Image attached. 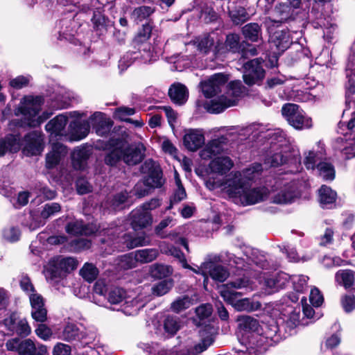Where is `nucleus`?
<instances>
[{"mask_svg": "<svg viewBox=\"0 0 355 355\" xmlns=\"http://www.w3.org/2000/svg\"><path fill=\"white\" fill-rule=\"evenodd\" d=\"M209 189L220 188L236 203L243 206L252 205L268 199L269 191L265 187H253L249 186L248 182H243L240 173H234L224 180H216L209 177L207 181Z\"/></svg>", "mask_w": 355, "mask_h": 355, "instance_id": "f257e3e1", "label": "nucleus"}, {"mask_svg": "<svg viewBox=\"0 0 355 355\" xmlns=\"http://www.w3.org/2000/svg\"><path fill=\"white\" fill-rule=\"evenodd\" d=\"M255 288L254 283L246 277L238 278L220 288V293L224 300L232 304L239 311H252L261 307L258 302H252L248 298L238 300L242 293L236 289L245 288L252 291Z\"/></svg>", "mask_w": 355, "mask_h": 355, "instance_id": "f03ea898", "label": "nucleus"}, {"mask_svg": "<svg viewBox=\"0 0 355 355\" xmlns=\"http://www.w3.org/2000/svg\"><path fill=\"white\" fill-rule=\"evenodd\" d=\"M43 104L40 96H26L22 98L15 110L16 116H21L24 123L29 127L39 126L52 114L46 112L38 115Z\"/></svg>", "mask_w": 355, "mask_h": 355, "instance_id": "7ed1b4c3", "label": "nucleus"}, {"mask_svg": "<svg viewBox=\"0 0 355 355\" xmlns=\"http://www.w3.org/2000/svg\"><path fill=\"white\" fill-rule=\"evenodd\" d=\"M243 91L244 87L241 81L231 82L225 94L210 101L206 104L207 110L210 113L218 114L227 107L236 105Z\"/></svg>", "mask_w": 355, "mask_h": 355, "instance_id": "20e7f679", "label": "nucleus"}, {"mask_svg": "<svg viewBox=\"0 0 355 355\" xmlns=\"http://www.w3.org/2000/svg\"><path fill=\"white\" fill-rule=\"evenodd\" d=\"M272 202L276 204H288L297 197L296 183L284 178H278L272 185Z\"/></svg>", "mask_w": 355, "mask_h": 355, "instance_id": "39448f33", "label": "nucleus"}, {"mask_svg": "<svg viewBox=\"0 0 355 355\" xmlns=\"http://www.w3.org/2000/svg\"><path fill=\"white\" fill-rule=\"evenodd\" d=\"M282 113L288 123L295 129L301 130L312 126L311 119L296 104H285L282 108Z\"/></svg>", "mask_w": 355, "mask_h": 355, "instance_id": "423d86ee", "label": "nucleus"}, {"mask_svg": "<svg viewBox=\"0 0 355 355\" xmlns=\"http://www.w3.org/2000/svg\"><path fill=\"white\" fill-rule=\"evenodd\" d=\"M214 329L210 327H205L203 329L200 330V335L202 338L201 343L194 346L193 352L185 354L182 352H178L176 349L170 350L160 349L153 354L150 352L151 355H198L204 352L214 342Z\"/></svg>", "mask_w": 355, "mask_h": 355, "instance_id": "0eeeda50", "label": "nucleus"}, {"mask_svg": "<svg viewBox=\"0 0 355 355\" xmlns=\"http://www.w3.org/2000/svg\"><path fill=\"white\" fill-rule=\"evenodd\" d=\"M77 261L72 257H59L54 261L51 268L48 271L49 276L46 277L53 284L62 280L66 275L76 269Z\"/></svg>", "mask_w": 355, "mask_h": 355, "instance_id": "6e6552de", "label": "nucleus"}, {"mask_svg": "<svg viewBox=\"0 0 355 355\" xmlns=\"http://www.w3.org/2000/svg\"><path fill=\"white\" fill-rule=\"evenodd\" d=\"M278 327L275 322L268 324L263 323L259 327V331L254 334L252 339L250 340V347H259L264 345H270V341H278Z\"/></svg>", "mask_w": 355, "mask_h": 355, "instance_id": "1a4fd4ad", "label": "nucleus"}, {"mask_svg": "<svg viewBox=\"0 0 355 355\" xmlns=\"http://www.w3.org/2000/svg\"><path fill=\"white\" fill-rule=\"evenodd\" d=\"M288 275L279 273L276 275L262 273L257 277L260 288L266 295H270L283 288L286 284Z\"/></svg>", "mask_w": 355, "mask_h": 355, "instance_id": "9d476101", "label": "nucleus"}, {"mask_svg": "<svg viewBox=\"0 0 355 355\" xmlns=\"http://www.w3.org/2000/svg\"><path fill=\"white\" fill-rule=\"evenodd\" d=\"M152 29L153 27L149 23L143 25L142 29L134 40V44L138 46L141 58L146 62L155 59L153 53L150 51V44L147 42L151 35Z\"/></svg>", "mask_w": 355, "mask_h": 355, "instance_id": "9b49d317", "label": "nucleus"}, {"mask_svg": "<svg viewBox=\"0 0 355 355\" xmlns=\"http://www.w3.org/2000/svg\"><path fill=\"white\" fill-rule=\"evenodd\" d=\"M263 60L255 58L243 64V80L248 85L258 84L265 76L262 66Z\"/></svg>", "mask_w": 355, "mask_h": 355, "instance_id": "f8f14e48", "label": "nucleus"}, {"mask_svg": "<svg viewBox=\"0 0 355 355\" xmlns=\"http://www.w3.org/2000/svg\"><path fill=\"white\" fill-rule=\"evenodd\" d=\"M219 42V37L216 33L205 34L196 37L187 44L188 46H193L202 54L207 55L213 53L219 55L216 52V44Z\"/></svg>", "mask_w": 355, "mask_h": 355, "instance_id": "ddd939ff", "label": "nucleus"}, {"mask_svg": "<svg viewBox=\"0 0 355 355\" xmlns=\"http://www.w3.org/2000/svg\"><path fill=\"white\" fill-rule=\"evenodd\" d=\"M122 160L129 166L140 163L144 158L146 148L141 143L127 145L121 141Z\"/></svg>", "mask_w": 355, "mask_h": 355, "instance_id": "4468645a", "label": "nucleus"}, {"mask_svg": "<svg viewBox=\"0 0 355 355\" xmlns=\"http://www.w3.org/2000/svg\"><path fill=\"white\" fill-rule=\"evenodd\" d=\"M7 329L16 332L21 336H27L31 333V328L25 318H21L18 313H12L3 320Z\"/></svg>", "mask_w": 355, "mask_h": 355, "instance_id": "2eb2a0df", "label": "nucleus"}, {"mask_svg": "<svg viewBox=\"0 0 355 355\" xmlns=\"http://www.w3.org/2000/svg\"><path fill=\"white\" fill-rule=\"evenodd\" d=\"M143 170L146 172L148 170V175L145 179L146 184L150 188L161 187L164 180L162 178V173L160 167L153 160H147Z\"/></svg>", "mask_w": 355, "mask_h": 355, "instance_id": "dca6fc26", "label": "nucleus"}, {"mask_svg": "<svg viewBox=\"0 0 355 355\" xmlns=\"http://www.w3.org/2000/svg\"><path fill=\"white\" fill-rule=\"evenodd\" d=\"M29 301L31 306V316L33 320L39 322H44L47 320V311L44 306L43 297L37 292L29 295Z\"/></svg>", "mask_w": 355, "mask_h": 355, "instance_id": "f3484780", "label": "nucleus"}, {"mask_svg": "<svg viewBox=\"0 0 355 355\" xmlns=\"http://www.w3.org/2000/svg\"><path fill=\"white\" fill-rule=\"evenodd\" d=\"M227 81V77L222 73H216L207 80L201 83L202 92L204 95L210 98L220 91L221 87Z\"/></svg>", "mask_w": 355, "mask_h": 355, "instance_id": "a211bd4d", "label": "nucleus"}, {"mask_svg": "<svg viewBox=\"0 0 355 355\" xmlns=\"http://www.w3.org/2000/svg\"><path fill=\"white\" fill-rule=\"evenodd\" d=\"M227 136H222L210 141L200 151V157L203 159H209L220 154L224 150V145L227 142Z\"/></svg>", "mask_w": 355, "mask_h": 355, "instance_id": "6ab92c4d", "label": "nucleus"}, {"mask_svg": "<svg viewBox=\"0 0 355 355\" xmlns=\"http://www.w3.org/2000/svg\"><path fill=\"white\" fill-rule=\"evenodd\" d=\"M67 154V150L64 145L60 143L53 144L51 151L46 155V168L48 169L55 168Z\"/></svg>", "mask_w": 355, "mask_h": 355, "instance_id": "aec40b11", "label": "nucleus"}, {"mask_svg": "<svg viewBox=\"0 0 355 355\" xmlns=\"http://www.w3.org/2000/svg\"><path fill=\"white\" fill-rule=\"evenodd\" d=\"M24 151L28 155H36L43 150V139L42 136L36 132L28 134L25 138Z\"/></svg>", "mask_w": 355, "mask_h": 355, "instance_id": "412c9836", "label": "nucleus"}, {"mask_svg": "<svg viewBox=\"0 0 355 355\" xmlns=\"http://www.w3.org/2000/svg\"><path fill=\"white\" fill-rule=\"evenodd\" d=\"M183 143L189 150L196 151L205 144L204 134L200 130H189L184 136Z\"/></svg>", "mask_w": 355, "mask_h": 355, "instance_id": "4be33fe9", "label": "nucleus"}, {"mask_svg": "<svg viewBox=\"0 0 355 355\" xmlns=\"http://www.w3.org/2000/svg\"><path fill=\"white\" fill-rule=\"evenodd\" d=\"M89 121L96 134L99 136L107 135L112 126V121L101 112L94 113L89 118Z\"/></svg>", "mask_w": 355, "mask_h": 355, "instance_id": "5701e85b", "label": "nucleus"}, {"mask_svg": "<svg viewBox=\"0 0 355 355\" xmlns=\"http://www.w3.org/2000/svg\"><path fill=\"white\" fill-rule=\"evenodd\" d=\"M336 148L340 151L346 159L355 156V135H346L344 137L338 138Z\"/></svg>", "mask_w": 355, "mask_h": 355, "instance_id": "b1692460", "label": "nucleus"}, {"mask_svg": "<svg viewBox=\"0 0 355 355\" xmlns=\"http://www.w3.org/2000/svg\"><path fill=\"white\" fill-rule=\"evenodd\" d=\"M240 37L235 33H231L227 35L225 43L219 42L216 44V52L219 54H224L227 52L236 53L241 49Z\"/></svg>", "mask_w": 355, "mask_h": 355, "instance_id": "393cba45", "label": "nucleus"}, {"mask_svg": "<svg viewBox=\"0 0 355 355\" xmlns=\"http://www.w3.org/2000/svg\"><path fill=\"white\" fill-rule=\"evenodd\" d=\"M237 322L239 329L250 334V336H248V345H250V340L252 338L253 334L259 331L260 324L259 322L248 315L238 317Z\"/></svg>", "mask_w": 355, "mask_h": 355, "instance_id": "a878e982", "label": "nucleus"}, {"mask_svg": "<svg viewBox=\"0 0 355 355\" xmlns=\"http://www.w3.org/2000/svg\"><path fill=\"white\" fill-rule=\"evenodd\" d=\"M131 224L135 230L141 229L152 223V216L150 212L141 207L131 213Z\"/></svg>", "mask_w": 355, "mask_h": 355, "instance_id": "bb28decb", "label": "nucleus"}, {"mask_svg": "<svg viewBox=\"0 0 355 355\" xmlns=\"http://www.w3.org/2000/svg\"><path fill=\"white\" fill-rule=\"evenodd\" d=\"M233 166V162L228 157H217L209 165L211 173L214 175H223L227 173Z\"/></svg>", "mask_w": 355, "mask_h": 355, "instance_id": "cd10ccee", "label": "nucleus"}, {"mask_svg": "<svg viewBox=\"0 0 355 355\" xmlns=\"http://www.w3.org/2000/svg\"><path fill=\"white\" fill-rule=\"evenodd\" d=\"M168 95L174 103L181 105L187 101L189 92L184 85L175 83L170 87Z\"/></svg>", "mask_w": 355, "mask_h": 355, "instance_id": "c85d7f7f", "label": "nucleus"}, {"mask_svg": "<svg viewBox=\"0 0 355 355\" xmlns=\"http://www.w3.org/2000/svg\"><path fill=\"white\" fill-rule=\"evenodd\" d=\"M348 81L345 85L347 96L355 93V52L350 53L346 67Z\"/></svg>", "mask_w": 355, "mask_h": 355, "instance_id": "c756f323", "label": "nucleus"}, {"mask_svg": "<svg viewBox=\"0 0 355 355\" xmlns=\"http://www.w3.org/2000/svg\"><path fill=\"white\" fill-rule=\"evenodd\" d=\"M68 122V114H62L55 116L54 119L48 122L45 126V129L51 134L60 135L62 134L67 123Z\"/></svg>", "mask_w": 355, "mask_h": 355, "instance_id": "7c9ffc66", "label": "nucleus"}, {"mask_svg": "<svg viewBox=\"0 0 355 355\" xmlns=\"http://www.w3.org/2000/svg\"><path fill=\"white\" fill-rule=\"evenodd\" d=\"M203 267H208L207 272L216 281L223 282L229 276L228 271L223 266L215 264L214 261L204 262Z\"/></svg>", "mask_w": 355, "mask_h": 355, "instance_id": "2f4dec72", "label": "nucleus"}, {"mask_svg": "<svg viewBox=\"0 0 355 355\" xmlns=\"http://www.w3.org/2000/svg\"><path fill=\"white\" fill-rule=\"evenodd\" d=\"M46 347L40 345L37 348L33 341L31 339H26L21 341L19 354V355H45Z\"/></svg>", "mask_w": 355, "mask_h": 355, "instance_id": "473e14b6", "label": "nucleus"}, {"mask_svg": "<svg viewBox=\"0 0 355 355\" xmlns=\"http://www.w3.org/2000/svg\"><path fill=\"white\" fill-rule=\"evenodd\" d=\"M84 338L83 333L81 332L78 326L73 323H68L61 334L60 338L67 342L79 340Z\"/></svg>", "mask_w": 355, "mask_h": 355, "instance_id": "72a5a7b5", "label": "nucleus"}, {"mask_svg": "<svg viewBox=\"0 0 355 355\" xmlns=\"http://www.w3.org/2000/svg\"><path fill=\"white\" fill-rule=\"evenodd\" d=\"M20 148L19 138L15 135H8L5 139H0V156H3L7 151L15 153Z\"/></svg>", "mask_w": 355, "mask_h": 355, "instance_id": "f704fd0d", "label": "nucleus"}, {"mask_svg": "<svg viewBox=\"0 0 355 355\" xmlns=\"http://www.w3.org/2000/svg\"><path fill=\"white\" fill-rule=\"evenodd\" d=\"M89 157L88 150L85 148H78L71 155L72 164L75 169L82 170L86 166Z\"/></svg>", "mask_w": 355, "mask_h": 355, "instance_id": "c9c22d12", "label": "nucleus"}, {"mask_svg": "<svg viewBox=\"0 0 355 355\" xmlns=\"http://www.w3.org/2000/svg\"><path fill=\"white\" fill-rule=\"evenodd\" d=\"M336 282L345 288H350L355 281V272L351 270H340L335 275Z\"/></svg>", "mask_w": 355, "mask_h": 355, "instance_id": "e433bc0d", "label": "nucleus"}, {"mask_svg": "<svg viewBox=\"0 0 355 355\" xmlns=\"http://www.w3.org/2000/svg\"><path fill=\"white\" fill-rule=\"evenodd\" d=\"M128 193L126 191H121L119 193L110 197L103 204L106 209L116 210L119 209L121 206L126 201Z\"/></svg>", "mask_w": 355, "mask_h": 355, "instance_id": "4c0bfd02", "label": "nucleus"}, {"mask_svg": "<svg viewBox=\"0 0 355 355\" xmlns=\"http://www.w3.org/2000/svg\"><path fill=\"white\" fill-rule=\"evenodd\" d=\"M319 198L323 207H329L335 202L336 193L327 186H322L319 190Z\"/></svg>", "mask_w": 355, "mask_h": 355, "instance_id": "58836bf2", "label": "nucleus"}, {"mask_svg": "<svg viewBox=\"0 0 355 355\" xmlns=\"http://www.w3.org/2000/svg\"><path fill=\"white\" fill-rule=\"evenodd\" d=\"M119 160H122L121 141H117L113 144V148L105 157V162L107 165L114 166Z\"/></svg>", "mask_w": 355, "mask_h": 355, "instance_id": "ea45409f", "label": "nucleus"}, {"mask_svg": "<svg viewBox=\"0 0 355 355\" xmlns=\"http://www.w3.org/2000/svg\"><path fill=\"white\" fill-rule=\"evenodd\" d=\"M136 259L138 263H146L154 261L158 256L159 252L157 249L149 248L135 251Z\"/></svg>", "mask_w": 355, "mask_h": 355, "instance_id": "a19ab883", "label": "nucleus"}, {"mask_svg": "<svg viewBox=\"0 0 355 355\" xmlns=\"http://www.w3.org/2000/svg\"><path fill=\"white\" fill-rule=\"evenodd\" d=\"M245 37L252 42H257L261 37V28L257 23H250L243 27Z\"/></svg>", "mask_w": 355, "mask_h": 355, "instance_id": "79ce46f5", "label": "nucleus"}, {"mask_svg": "<svg viewBox=\"0 0 355 355\" xmlns=\"http://www.w3.org/2000/svg\"><path fill=\"white\" fill-rule=\"evenodd\" d=\"M272 40L277 48L281 51H284L291 43L289 34L286 31H276L272 36Z\"/></svg>", "mask_w": 355, "mask_h": 355, "instance_id": "37998d69", "label": "nucleus"}, {"mask_svg": "<svg viewBox=\"0 0 355 355\" xmlns=\"http://www.w3.org/2000/svg\"><path fill=\"white\" fill-rule=\"evenodd\" d=\"M230 16L232 22L236 25L241 24L250 19V15L246 10L238 6L230 11Z\"/></svg>", "mask_w": 355, "mask_h": 355, "instance_id": "c03bdc74", "label": "nucleus"}, {"mask_svg": "<svg viewBox=\"0 0 355 355\" xmlns=\"http://www.w3.org/2000/svg\"><path fill=\"white\" fill-rule=\"evenodd\" d=\"M80 275L85 281L92 282L98 275V270L94 264L85 263L80 270Z\"/></svg>", "mask_w": 355, "mask_h": 355, "instance_id": "a18cd8bd", "label": "nucleus"}, {"mask_svg": "<svg viewBox=\"0 0 355 355\" xmlns=\"http://www.w3.org/2000/svg\"><path fill=\"white\" fill-rule=\"evenodd\" d=\"M126 292L121 288H112L107 293V301L111 304H121L125 300Z\"/></svg>", "mask_w": 355, "mask_h": 355, "instance_id": "49530a36", "label": "nucleus"}, {"mask_svg": "<svg viewBox=\"0 0 355 355\" xmlns=\"http://www.w3.org/2000/svg\"><path fill=\"white\" fill-rule=\"evenodd\" d=\"M173 286V280L171 279H164L155 284L151 288L153 295L162 296L166 294Z\"/></svg>", "mask_w": 355, "mask_h": 355, "instance_id": "de8ad7c7", "label": "nucleus"}, {"mask_svg": "<svg viewBox=\"0 0 355 355\" xmlns=\"http://www.w3.org/2000/svg\"><path fill=\"white\" fill-rule=\"evenodd\" d=\"M150 272L152 277L161 279L172 274L173 270L168 266L155 263L150 266Z\"/></svg>", "mask_w": 355, "mask_h": 355, "instance_id": "09e8293b", "label": "nucleus"}, {"mask_svg": "<svg viewBox=\"0 0 355 355\" xmlns=\"http://www.w3.org/2000/svg\"><path fill=\"white\" fill-rule=\"evenodd\" d=\"M123 302L125 306L123 311L126 315H136L144 306V303L137 298L128 300V297L125 296V300Z\"/></svg>", "mask_w": 355, "mask_h": 355, "instance_id": "8fccbe9b", "label": "nucleus"}, {"mask_svg": "<svg viewBox=\"0 0 355 355\" xmlns=\"http://www.w3.org/2000/svg\"><path fill=\"white\" fill-rule=\"evenodd\" d=\"M290 7L286 3H279L275 6L274 12L277 15L272 21L275 23H282L290 17Z\"/></svg>", "mask_w": 355, "mask_h": 355, "instance_id": "3c124183", "label": "nucleus"}, {"mask_svg": "<svg viewBox=\"0 0 355 355\" xmlns=\"http://www.w3.org/2000/svg\"><path fill=\"white\" fill-rule=\"evenodd\" d=\"M90 121H84L83 122H74L73 128V135L78 139L85 138L89 132Z\"/></svg>", "mask_w": 355, "mask_h": 355, "instance_id": "603ef678", "label": "nucleus"}, {"mask_svg": "<svg viewBox=\"0 0 355 355\" xmlns=\"http://www.w3.org/2000/svg\"><path fill=\"white\" fill-rule=\"evenodd\" d=\"M262 171V166L259 163H254L250 167L246 168L242 172H239L241 174V180L243 182H246L244 179L248 180H252L255 178L259 175Z\"/></svg>", "mask_w": 355, "mask_h": 355, "instance_id": "864d4df0", "label": "nucleus"}, {"mask_svg": "<svg viewBox=\"0 0 355 355\" xmlns=\"http://www.w3.org/2000/svg\"><path fill=\"white\" fill-rule=\"evenodd\" d=\"M319 175L325 180H332L335 178V171L332 165L327 162H319L317 165Z\"/></svg>", "mask_w": 355, "mask_h": 355, "instance_id": "5fc2aeb1", "label": "nucleus"}, {"mask_svg": "<svg viewBox=\"0 0 355 355\" xmlns=\"http://www.w3.org/2000/svg\"><path fill=\"white\" fill-rule=\"evenodd\" d=\"M193 304V300L187 295L180 297L171 304L173 311L179 313L189 308Z\"/></svg>", "mask_w": 355, "mask_h": 355, "instance_id": "6e6d98bb", "label": "nucleus"}, {"mask_svg": "<svg viewBox=\"0 0 355 355\" xmlns=\"http://www.w3.org/2000/svg\"><path fill=\"white\" fill-rule=\"evenodd\" d=\"M164 326L166 332L173 335L180 329L181 324L176 316H168L164 320Z\"/></svg>", "mask_w": 355, "mask_h": 355, "instance_id": "4d7b16f0", "label": "nucleus"}, {"mask_svg": "<svg viewBox=\"0 0 355 355\" xmlns=\"http://www.w3.org/2000/svg\"><path fill=\"white\" fill-rule=\"evenodd\" d=\"M137 263L136 254L134 252L122 256L120 259L119 266L121 268L128 270L136 267Z\"/></svg>", "mask_w": 355, "mask_h": 355, "instance_id": "13d9d810", "label": "nucleus"}, {"mask_svg": "<svg viewBox=\"0 0 355 355\" xmlns=\"http://www.w3.org/2000/svg\"><path fill=\"white\" fill-rule=\"evenodd\" d=\"M322 159L321 153L318 154L313 151H309L305 156L304 164L307 169H314Z\"/></svg>", "mask_w": 355, "mask_h": 355, "instance_id": "bf43d9fd", "label": "nucleus"}, {"mask_svg": "<svg viewBox=\"0 0 355 355\" xmlns=\"http://www.w3.org/2000/svg\"><path fill=\"white\" fill-rule=\"evenodd\" d=\"M293 284V288L297 292H303L306 288L309 277L302 275H295L289 277Z\"/></svg>", "mask_w": 355, "mask_h": 355, "instance_id": "052dcab7", "label": "nucleus"}, {"mask_svg": "<svg viewBox=\"0 0 355 355\" xmlns=\"http://www.w3.org/2000/svg\"><path fill=\"white\" fill-rule=\"evenodd\" d=\"M61 209L60 204L57 202H51L46 204L42 211H41V217L44 219H47L53 216L55 214L59 212Z\"/></svg>", "mask_w": 355, "mask_h": 355, "instance_id": "680f3d73", "label": "nucleus"}, {"mask_svg": "<svg viewBox=\"0 0 355 355\" xmlns=\"http://www.w3.org/2000/svg\"><path fill=\"white\" fill-rule=\"evenodd\" d=\"M153 10L149 6H140L135 8L132 14V17L135 20L142 21L150 16Z\"/></svg>", "mask_w": 355, "mask_h": 355, "instance_id": "e2e57ef3", "label": "nucleus"}, {"mask_svg": "<svg viewBox=\"0 0 355 355\" xmlns=\"http://www.w3.org/2000/svg\"><path fill=\"white\" fill-rule=\"evenodd\" d=\"M92 21L93 23L94 28L96 30L103 31L106 29L107 19L101 12H94Z\"/></svg>", "mask_w": 355, "mask_h": 355, "instance_id": "0e129e2a", "label": "nucleus"}, {"mask_svg": "<svg viewBox=\"0 0 355 355\" xmlns=\"http://www.w3.org/2000/svg\"><path fill=\"white\" fill-rule=\"evenodd\" d=\"M20 231L15 227H6L3 231V237L9 242H15L19 240L20 237Z\"/></svg>", "mask_w": 355, "mask_h": 355, "instance_id": "69168bd1", "label": "nucleus"}, {"mask_svg": "<svg viewBox=\"0 0 355 355\" xmlns=\"http://www.w3.org/2000/svg\"><path fill=\"white\" fill-rule=\"evenodd\" d=\"M41 323L42 324H38L35 329V331L36 335L44 340H50L53 336L52 329L46 324H43V322Z\"/></svg>", "mask_w": 355, "mask_h": 355, "instance_id": "338daca9", "label": "nucleus"}, {"mask_svg": "<svg viewBox=\"0 0 355 355\" xmlns=\"http://www.w3.org/2000/svg\"><path fill=\"white\" fill-rule=\"evenodd\" d=\"M66 231L68 234L78 235L86 233L81 221L76 220L68 223L66 227Z\"/></svg>", "mask_w": 355, "mask_h": 355, "instance_id": "774afa93", "label": "nucleus"}]
</instances>
